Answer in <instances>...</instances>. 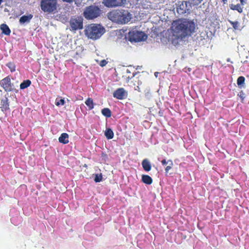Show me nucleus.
I'll return each instance as SVG.
<instances>
[{
    "instance_id": "obj_1",
    "label": "nucleus",
    "mask_w": 249,
    "mask_h": 249,
    "mask_svg": "<svg viewBox=\"0 0 249 249\" xmlns=\"http://www.w3.org/2000/svg\"><path fill=\"white\" fill-rule=\"evenodd\" d=\"M173 34L178 39H183L195 32L196 24L193 20L178 18L172 23Z\"/></svg>"
},
{
    "instance_id": "obj_2",
    "label": "nucleus",
    "mask_w": 249,
    "mask_h": 249,
    "mask_svg": "<svg viewBox=\"0 0 249 249\" xmlns=\"http://www.w3.org/2000/svg\"><path fill=\"white\" fill-rule=\"evenodd\" d=\"M107 18L112 21L121 24L127 23L131 19V15L124 9L113 10L107 13Z\"/></svg>"
},
{
    "instance_id": "obj_3",
    "label": "nucleus",
    "mask_w": 249,
    "mask_h": 249,
    "mask_svg": "<svg viewBox=\"0 0 249 249\" xmlns=\"http://www.w3.org/2000/svg\"><path fill=\"white\" fill-rule=\"evenodd\" d=\"M105 32V28L100 24L92 23L86 26L85 35L89 38L96 40L99 38Z\"/></svg>"
},
{
    "instance_id": "obj_4",
    "label": "nucleus",
    "mask_w": 249,
    "mask_h": 249,
    "mask_svg": "<svg viewBox=\"0 0 249 249\" xmlns=\"http://www.w3.org/2000/svg\"><path fill=\"white\" fill-rule=\"evenodd\" d=\"M102 14V10L97 6L91 5L85 8L83 16L88 20L94 19Z\"/></svg>"
},
{
    "instance_id": "obj_5",
    "label": "nucleus",
    "mask_w": 249,
    "mask_h": 249,
    "mask_svg": "<svg viewBox=\"0 0 249 249\" xmlns=\"http://www.w3.org/2000/svg\"><path fill=\"white\" fill-rule=\"evenodd\" d=\"M41 9L45 13H55L58 6L57 0H41Z\"/></svg>"
},
{
    "instance_id": "obj_6",
    "label": "nucleus",
    "mask_w": 249,
    "mask_h": 249,
    "mask_svg": "<svg viewBox=\"0 0 249 249\" xmlns=\"http://www.w3.org/2000/svg\"><path fill=\"white\" fill-rule=\"evenodd\" d=\"M129 40L132 42H138L143 41L147 38L146 35L142 31L137 30L130 31L128 34Z\"/></svg>"
},
{
    "instance_id": "obj_7",
    "label": "nucleus",
    "mask_w": 249,
    "mask_h": 249,
    "mask_svg": "<svg viewBox=\"0 0 249 249\" xmlns=\"http://www.w3.org/2000/svg\"><path fill=\"white\" fill-rule=\"evenodd\" d=\"M0 85L7 92L12 91L14 89L13 84L11 83V78L9 76L0 80Z\"/></svg>"
},
{
    "instance_id": "obj_8",
    "label": "nucleus",
    "mask_w": 249,
    "mask_h": 249,
    "mask_svg": "<svg viewBox=\"0 0 249 249\" xmlns=\"http://www.w3.org/2000/svg\"><path fill=\"white\" fill-rule=\"evenodd\" d=\"M126 0H103V4L107 7L113 8L122 6Z\"/></svg>"
},
{
    "instance_id": "obj_9",
    "label": "nucleus",
    "mask_w": 249,
    "mask_h": 249,
    "mask_svg": "<svg viewBox=\"0 0 249 249\" xmlns=\"http://www.w3.org/2000/svg\"><path fill=\"white\" fill-rule=\"evenodd\" d=\"M71 31H76L83 28V20L81 18H71L70 21Z\"/></svg>"
},
{
    "instance_id": "obj_10",
    "label": "nucleus",
    "mask_w": 249,
    "mask_h": 249,
    "mask_svg": "<svg viewBox=\"0 0 249 249\" xmlns=\"http://www.w3.org/2000/svg\"><path fill=\"white\" fill-rule=\"evenodd\" d=\"M127 95V92L123 88L117 89L113 93V97L119 100H123L125 98Z\"/></svg>"
},
{
    "instance_id": "obj_11",
    "label": "nucleus",
    "mask_w": 249,
    "mask_h": 249,
    "mask_svg": "<svg viewBox=\"0 0 249 249\" xmlns=\"http://www.w3.org/2000/svg\"><path fill=\"white\" fill-rule=\"evenodd\" d=\"M130 86L134 88L135 90L139 92H142L141 86L142 85V82L139 77L134 78L130 82Z\"/></svg>"
},
{
    "instance_id": "obj_12",
    "label": "nucleus",
    "mask_w": 249,
    "mask_h": 249,
    "mask_svg": "<svg viewBox=\"0 0 249 249\" xmlns=\"http://www.w3.org/2000/svg\"><path fill=\"white\" fill-rule=\"evenodd\" d=\"M0 108L3 112H5L9 109V103L7 97H5L1 99Z\"/></svg>"
},
{
    "instance_id": "obj_13",
    "label": "nucleus",
    "mask_w": 249,
    "mask_h": 249,
    "mask_svg": "<svg viewBox=\"0 0 249 249\" xmlns=\"http://www.w3.org/2000/svg\"><path fill=\"white\" fill-rule=\"evenodd\" d=\"M69 135L66 133H62L58 138L59 142L66 144L69 143Z\"/></svg>"
},
{
    "instance_id": "obj_14",
    "label": "nucleus",
    "mask_w": 249,
    "mask_h": 249,
    "mask_svg": "<svg viewBox=\"0 0 249 249\" xmlns=\"http://www.w3.org/2000/svg\"><path fill=\"white\" fill-rule=\"evenodd\" d=\"M33 15L29 14L27 16H22L19 18V22L20 24H24L25 23L30 22L31 19L33 18Z\"/></svg>"
},
{
    "instance_id": "obj_15",
    "label": "nucleus",
    "mask_w": 249,
    "mask_h": 249,
    "mask_svg": "<svg viewBox=\"0 0 249 249\" xmlns=\"http://www.w3.org/2000/svg\"><path fill=\"white\" fill-rule=\"evenodd\" d=\"M177 11L179 14H184L186 13L183 1H178L177 4Z\"/></svg>"
},
{
    "instance_id": "obj_16",
    "label": "nucleus",
    "mask_w": 249,
    "mask_h": 249,
    "mask_svg": "<svg viewBox=\"0 0 249 249\" xmlns=\"http://www.w3.org/2000/svg\"><path fill=\"white\" fill-rule=\"evenodd\" d=\"M142 165L143 169L145 171L148 172L151 170V165L150 162L147 159H144L142 162Z\"/></svg>"
},
{
    "instance_id": "obj_17",
    "label": "nucleus",
    "mask_w": 249,
    "mask_h": 249,
    "mask_svg": "<svg viewBox=\"0 0 249 249\" xmlns=\"http://www.w3.org/2000/svg\"><path fill=\"white\" fill-rule=\"evenodd\" d=\"M0 29L2 31V33L5 35L9 36L11 33V30L8 26L4 23L0 25Z\"/></svg>"
},
{
    "instance_id": "obj_18",
    "label": "nucleus",
    "mask_w": 249,
    "mask_h": 249,
    "mask_svg": "<svg viewBox=\"0 0 249 249\" xmlns=\"http://www.w3.org/2000/svg\"><path fill=\"white\" fill-rule=\"evenodd\" d=\"M142 181L145 184L150 185L153 182V179L150 176L147 175H143L142 177Z\"/></svg>"
},
{
    "instance_id": "obj_19",
    "label": "nucleus",
    "mask_w": 249,
    "mask_h": 249,
    "mask_svg": "<svg viewBox=\"0 0 249 249\" xmlns=\"http://www.w3.org/2000/svg\"><path fill=\"white\" fill-rule=\"evenodd\" d=\"M245 78L243 76H239L237 80V84L240 88L244 87Z\"/></svg>"
},
{
    "instance_id": "obj_20",
    "label": "nucleus",
    "mask_w": 249,
    "mask_h": 249,
    "mask_svg": "<svg viewBox=\"0 0 249 249\" xmlns=\"http://www.w3.org/2000/svg\"><path fill=\"white\" fill-rule=\"evenodd\" d=\"M105 135L108 140L113 138L114 133L111 128H107L105 132Z\"/></svg>"
},
{
    "instance_id": "obj_21",
    "label": "nucleus",
    "mask_w": 249,
    "mask_h": 249,
    "mask_svg": "<svg viewBox=\"0 0 249 249\" xmlns=\"http://www.w3.org/2000/svg\"><path fill=\"white\" fill-rule=\"evenodd\" d=\"M31 84V81L30 80H26L23 81L20 85V89H25L29 87Z\"/></svg>"
},
{
    "instance_id": "obj_22",
    "label": "nucleus",
    "mask_w": 249,
    "mask_h": 249,
    "mask_svg": "<svg viewBox=\"0 0 249 249\" xmlns=\"http://www.w3.org/2000/svg\"><path fill=\"white\" fill-rule=\"evenodd\" d=\"M85 104L89 107V110L94 108V103L92 98H88L85 101Z\"/></svg>"
},
{
    "instance_id": "obj_23",
    "label": "nucleus",
    "mask_w": 249,
    "mask_h": 249,
    "mask_svg": "<svg viewBox=\"0 0 249 249\" xmlns=\"http://www.w3.org/2000/svg\"><path fill=\"white\" fill-rule=\"evenodd\" d=\"M230 8L232 10H236L240 13L243 12V9L241 8L240 4H237L236 5L231 4Z\"/></svg>"
},
{
    "instance_id": "obj_24",
    "label": "nucleus",
    "mask_w": 249,
    "mask_h": 249,
    "mask_svg": "<svg viewBox=\"0 0 249 249\" xmlns=\"http://www.w3.org/2000/svg\"><path fill=\"white\" fill-rule=\"evenodd\" d=\"M102 114L107 118H109L111 116V111L108 108H104L102 109Z\"/></svg>"
},
{
    "instance_id": "obj_25",
    "label": "nucleus",
    "mask_w": 249,
    "mask_h": 249,
    "mask_svg": "<svg viewBox=\"0 0 249 249\" xmlns=\"http://www.w3.org/2000/svg\"><path fill=\"white\" fill-rule=\"evenodd\" d=\"M229 22L230 23V24L232 25L233 28L235 30H240V24L238 21H231V20H228Z\"/></svg>"
},
{
    "instance_id": "obj_26",
    "label": "nucleus",
    "mask_w": 249,
    "mask_h": 249,
    "mask_svg": "<svg viewBox=\"0 0 249 249\" xmlns=\"http://www.w3.org/2000/svg\"><path fill=\"white\" fill-rule=\"evenodd\" d=\"M6 66L9 68L11 72L16 71V65L13 62H10L6 64Z\"/></svg>"
},
{
    "instance_id": "obj_27",
    "label": "nucleus",
    "mask_w": 249,
    "mask_h": 249,
    "mask_svg": "<svg viewBox=\"0 0 249 249\" xmlns=\"http://www.w3.org/2000/svg\"><path fill=\"white\" fill-rule=\"evenodd\" d=\"M168 165L167 166L165 169V173H168L169 171L171 170L173 166V162L171 160H168Z\"/></svg>"
},
{
    "instance_id": "obj_28",
    "label": "nucleus",
    "mask_w": 249,
    "mask_h": 249,
    "mask_svg": "<svg viewBox=\"0 0 249 249\" xmlns=\"http://www.w3.org/2000/svg\"><path fill=\"white\" fill-rule=\"evenodd\" d=\"M203 0H188V2L193 6L198 5Z\"/></svg>"
},
{
    "instance_id": "obj_29",
    "label": "nucleus",
    "mask_w": 249,
    "mask_h": 249,
    "mask_svg": "<svg viewBox=\"0 0 249 249\" xmlns=\"http://www.w3.org/2000/svg\"><path fill=\"white\" fill-rule=\"evenodd\" d=\"M103 179V177L101 174H96L95 177L94 178V181L95 182H99L101 181Z\"/></svg>"
},
{
    "instance_id": "obj_30",
    "label": "nucleus",
    "mask_w": 249,
    "mask_h": 249,
    "mask_svg": "<svg viewBox=\"0 0 249 249\" xmlns=\"http://www.w3.org/2000/svg\"><path fill=\"white\" fill-rule=\"evenodd\" d=\"M65 101L64 99H56L55 102V105L57 106H63L65 104Z\"/></svg>"
},
{
    "instance_id": "obj_31",
    "label": "nucleus",
    "mask_w": 249,
    "mask_h": 249,
    "mask_svg": "<svg viewBox=\"0 0 249 249\" xmlns=\"http://www.w3.org/2000/svg\"><path fill=\"white\" fill-rule=\"evenodd\" d=\"M145 96L146 98H149L151 95V92L149 88L146 87L144 90Z\"/></svg>"
},
{
    "instance_id": "obj_32",
    "label": "nucleus",
    "mask_w": 249,
    "mask_h": 249,
    "mask_svg": "<svg viewBox=\"0 0 249 249\" xmlns=\"http://www.w3.org/2000/svg\"><path fill=\"white\" fill-rule=\"evenodd\" d=\"M107 62H108L106 60L104 59L101 60L99 64L101 67H103L105 66L107 64Z\"/></svg>"
},
{
    "instance_id": "obj_33",
    "label": "nucleus",
    "mask_w": 249,
    "mask_h": 249,
    "mask_svg": "<svg viewBox=\"0 0 249 249\" xmlns=\"http://www.w3.org/2000/svg\"><path fill=\"white\" fill-rule=\"evenodd\" d=\"M63 2H66L68 3H72L73 1H75V3L76 5H78V2L76 0H62Z\"/></svg>"
},
{
    "instance_id": "obj_34",
    "label": "nucleus",
    "mask_w": 249,
    "mask_h": 249,
    "mask_svg": "<svg viewBox=\"0 0 249 249\" xmlns=\"http://www.w3.org/2000/svg\"><path fill=\"white\" fill-rule=\"evenodd\" d=\"M161 164L162 165H165L168 164V160L167 161H166L165 159H163L161 161Z\"/></svg>"
},
{
    "instance_id": "obj_35",
    "label": "nucleus",
    "mask_w": 249,
    "mask_h": 249,
    "mask_svg": "<svg viewBox=\"0 0 249 249\" xmlns=\"http://www.w3.org/2000/svg\"><path fill=\"white\" fill-rule=\"evenodd\" d=\"M241 3V4L243 5H244L246 2L245 1V0H239Z\"/></svg>"
},
{
    "instance_id": "obj_36",
    "label": "nucleus",
    "mask_w": 249,
    "mask_h": 249,
    "mask_svg": "<svg viewBox=\"0 0 249 249\" xmlns=\"http://www.w3.org/2000/svg\"><path fill=\"white\" fill-rule=\"evenodd\" d=\"M222 0V1L224 3H225L227 0Z\"/></svg>"
},
{
    "instance_id": "obj_37",
    "label": "nucleus",
    "mask_w": 249,
    "mask_h": 249,
    "mask_svg": "<svg viewBox=\"0 0 249 249\" xmlns=\"http://www.w3.org/2000/svg\"><path fill=\"white\" fill-rule=\"evenodd\" d=\"M3 0H0V5L1 4L2 1Z\"/></svg>"
},
{
    "instance_id": "obj_38",
    "label": "nucleus",
    "mask_w": 249,
    "mask_h": 249,
    "mask_svg": "<svg viewBox=\"0 0 249 249\" xmlns=\"http://www.w3.org/2000/svg\"><path fill=\"white\" fill-rule=\"evenodd\" d=\"M127 72H130L128 70H127Z\"/></svg>"
}]
</instances>
